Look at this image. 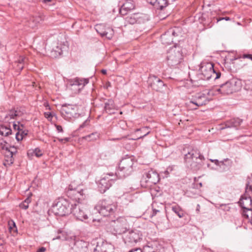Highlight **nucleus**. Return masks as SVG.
I'll return each mask as SVG.
<instances>
[{"instance_id":"1","label":"nucleus","mask_w":252,"mask_h":252,"mask_svg":"<svg viewBox=\"0 0 252 252\" xmlns=\"http://www.w3.org/2000/svg\"><path fill=\"white\" fill-rule=\"evenodd\" d=\"M185 161L187 165L192 169L197 170L203 165L204 157L198 150L191 147H188L183 149Z\"/></svg>"},{"instance_id":"2","label":"nucleus","mask_w":252,"mask_h":252,"mask_svg":"<svg viewBox=\"0 0 252 252\" xmlns=\"http://www.w3.org/2000/svg\"><path fill=\"white\" fill-rule=\"evenodd\" d=\"M240 82L235 79H232L221 84L219 88L215 87L208 91L209 94L223 95L231 94L240 89Z\"/></svg>"},{"instance_id":"3","label":"nucleus","mask_w":252,"mask_h":252,"mask_svg":"<svg viewBox=\"0 0 252 252\" xmlns=\"http://www.w3.org/2000/svg\"><path fill=\"white\" fill-rule=\"evenodd\" d=\"M134 164L133 157H126L123 158L119 165V169L115 173V175L120 178H125L129 175L133 170Z\"/></svg>"},{"instance_id":"4","label":"nucleus","mask_w":252,"mask_h":252,"mask_svg":"<svg viewBox=\"0 0 252 252\" xmlns=\"http://www.w3.org/2000/svg\"><path fill=\"white\" fill-rule=\"evenodd\" d=\"M73 205L66 199L61 198L53 205V210L56 215L64 216L71 213Z\"/></svg>"},{"instance_id":"5","label":"nucleus","mask_w":252,"mask_h":252,"mask_svg":"<svg viewBox=\"0 0 252 252\" xmlns=\"http://www.w3.org/2000/svg\"><path fill=\"white\" fill-rule=\"evenodd\" d=\"M159 180L158 173L155 170L150 169L145 171L141 180L143 187L149 188L158 182Z\"/></svg>"},{"instance_id":"6","label":"nucleus","mask_w":252,"mask_h":252,"mask_svg":"<svg viewBox=\"0 0 252 252\" xmlns=\"http://www.w3.org/2000/svg\"><path fill=\"white\" fill-rule=\"evenodd\" d=\"M99 213L104 217L113 215L116 210V206L109 200H103L96 206Z\"/></svg>"},{"instance_id":"7","label":"nucleus","mask_w":252,"mask_h":252,"mask_svg":"<svg viewBox=\"0 0 252 252\" xmlns=\"http://www.w3.org/2000/svg\"><path fill=\"white\" fill-rule=\"evenodd\" d=\"M116 175L113 173L104 175L98 183V188L101 193H104L111 186L114 181L116 180Z\"/></svg>"},{"instance_id":"8","label":"nucleus","mask_w":252,"mask_h":252,"mask_svg":"<svg viewBox=\"0 0 252 252\" xmlns=\"http://www.w3.org/2000/svg\"><path fill=\"white\" fill-rule=\"evenodd\" d=\"M168 64L170 66H175L179 64L182 60V53L179 48H171L167 56Z\"/></svg>"},{"instance_id":"9","label":"nucleus","mask_w":252,"mask_h":252,"mask_svg":"<svg viewBox=\"0 0 252 252\" xmlns=\"http://www.w3.org/2000/svg\"><path fill=\"white\" fill-rule=\"evenodd\" d=\"M110 225L113 228L112 233L121 234L125 233L127 228V221L124 217H119L110 222Z\"/></svg>"},{"instance_id":"10","label":"nucleus","mask_w":252,"mask_h":252,"mask_svg":"<svg viewBox=\"0 0 252 252\" xmlns=\"http://www.w3.org/2000/svg\"><path fill=\"white\" fill-rule=\"evenodd\" d=\"M71 213L73 214L76 219L81 221H85L88 218L86 206L81 204H73Z\"/></svg>"},{"instance_id":"11","label":"nucleus","mask_w":252,"mask_h":252,"mask_svg":"<svg viewBox=\"0 0 252 252\" xmlns=\"http://www.w3.org/2000/svg\"><path fill=\"white\" fill-rule=\"evenodd\" d=\"M210 95H213L209 94L208 92L206 94L203 93H198L193 96L190 102L195 104L196 107L194 109H197V107L205 105L211 99V98L209 97Z\"/></svg>"},{"instance_id":"12","label":"nucleus","mask_w":252,"mask_h":252,"mask_svg":"<svg viewBox=\"0 0 252 252\" xmlns=\"http://www.w3.org/2000/svg\"><path fill=\"white\" fill-rule=\"evenodd\" d=\"M214 64L211 63H207L203 64L200 68V73L199 77L203 80H208L212 78L213 73Z\"/></svg>"},{"instance_id":"13","label":"nucleus","mask_w":252,"mask_h":252,"mask_svg":"<svg viewBox=\"0 0 252 252\" xmlns=\"http://www.w3.org/2000/svg\"><path fill=\"white\" fill-rule=\"evenodd\" d=\"M76 106L71 104H63L61 109L62 116L66 120H69L76 115Z\"/></svg>"},{"instance_id":"14","label":"nucleus","mask_w":252,"mask_h":252,"mask_svg":"<svg viewBox=\"0 0 252 252\" xmlns=\"http://www.w3.org/2000/svg\"><path fill=\"white\" fill-rule=\"evenodd\" d=\"M148 85L156 91H161L165 84L163 81L155 75H150L147 81Z\"/></svg>"},{"instance_id":"15","label":"nucleus","mask_w":252,"mask_h":252,"mask_svg":"<svg viewBox=\"0 0 252 252\" xmlns=\"http://www.w3.org/2000/svg\"><path fill=\"white\" fill-rule=\"evenodd\" d=\"M68 193L70 195H72L74 199L78 200V202L84 200L86 197L84 190L79 187L73 188L72 184L68 187Z\"/></svg>"},{"instance_id":"16","label":"nucleus","mask_w":252,"mask_h":252,"mask_svg":"<svg viewBox=\"0 0 252 252\" xmlns=\"http://www.w3.org/2000/svg\"><path fill=\"white\" fill-rule=\"evenodd\" d=\"M89 83L88 79L76 78L70 81L71 90L75 91V93H79L84 86Z\"/></svg>"},{"instance_id":"17","label":"nucleus","mask_w":252,"mask_h":252,"mask_svg":"<svg viewBox=\"0 0 252 252\" xmlns=\"http://www.w3.org/2000/svg\"><path fill=\"white\" fill-rule=\"evenodd\" d=\"M93 246L92 244L79 241L75 243L73 249L75 252H90V251H92Z\"/></svg>"},{"instance_id":"18","label":"nucleus","mask_w":252,"mask_h":252,"mask_svg":"<svg viewBox=\"0 0 252 252\" xmlns=\"http://www.w3.org/2000/svg\"><path fill=\"white\" fill-rule=\"evenodd\" d=\"M141 235L137 231H129L126 235L125 241L126 243H136L141 238Z\"/></svg>"},{"instance_id":"19","label":"nucleus","mask_w":252,"mask_h":252,"mask_svg":"<svg viewBox=\"0 0 252 252\" xmlns=\"http://www.w3.org/2000/svg\"><path fill=\"white\" fill-rule=\"evenodd\" d=\"M17 152L16 149L14 147H10V148L6 147L5 155V161L8 165L12 164L14 162L13 155Z\"/></svg>"},{"instance_id":"20","label":"nucleus","mask_w":252,"mask_h":252,"mask_svg":"<svg viewBox=\"0 0 252 252\" xmlns=\"http://www.w3.org/2000/svg\"><path fill=\"white\" fill-rule=\"evenodd\" d=\"M102 28V25H98L96 26L95 30L101 36H105L107 39H111L114 34L113 30L110 28H107L104 30V32H100Z\"/></svg>"},{"instance_id":"21","label":"nucleus","mask_w":252,"mask_h":252,"mask_svg":"<svg viewBox=\"0 0 252 252\" xmlns=\"http://www.w3.org/2000/svg\"><path fill=\"white\" fill-rule=\"evenodd\" d=\"M134 8V4L132 0H126L122 5L120 9V13L122 15H125L127 12Z\"/></svg>"},{"instance_id":"22","label":"nucleus","mask_w":252,"mask_h":252,"mask_svg":"<svg viewBox=\"0 0 252 252\" xmlns=\"http://www.w3.org/2000/svg\"><path fill=\"white\" fill-rule=\"evenodd\" d=\"M65 46L61 43H58L50 51V56L52 58H56L60 57L63 53Z\"/></svg>"},{"instance_id":"23","label":"nucleus","mask_w":252,"mask_h":252,"mask_svg":"<svg viewBox=\"0 0 252 252\" xmlns=\"http://www.w3.org/2000/svg\"><path fill=\"white\" fill-rule=\"evenodd\" d=\"M146 1L157 9L162 10L168 5L167 0H146Z\"/></svg>"},{"instance_id":"24","label":"nucleus","mask_w":252,"mask_h":252,"mask_svg":"<svg viewBox=\"0 0 252 252\" xmlns=\"http://www.w3.org/2000/svg\"><path fill=\"white\" fill-rule=\"evenodd\" d=\"M240 204L243 210H251L252 208V199L250 197H242Z\"/></svg>"},{"instance_id":"25","label":"nucleus","mask_w":252,"mask_h":252,"mask_svg":"<svg viewBox=\"0 0 252 252\" xmlns=\"http://www.w3.org/2000/svg\"><path fill=\"white\" fill-rule=\"evenodd\" d=\"M116 109V106L114 104V101L112 99H108L106 102H105L104 109L106 112L108 114H114Z\"/></svg>"},{"instance_id":"26","label":"nucleus","mask_w":252,"mask_h":252,"mask_svg":"<svg viewBox=\"0 0 252 252\" xmlns=\"http://www.w3.org/2000/svg\"><path fill=\"white\" fill-rule=\"evenodd\" d=\"M242 122V120L239 118H234L227 121L225 123V127H237Z\"/></svg>"},{"instance_id":"27","label":"nucleus","mask_w":252,"mask_h":252,"mask_svg":"<svg viewBox=\"0 0 252 252\" xmlns=\"http://www.w3.org/2000/svg\"><path fill=\"white\" fill-rule=\"evenodd\" d=\"M41 21V18L39 16L31 17L28 21L29 26L32 28H34L37 26Z\"/></svg>"},{"instance_id":"28","label":"nucleus","mask_w":252,"mask_h":252,"mask_svg":"<svg viewBox=\"0 0 252 252\" xmlns=\"http://www.w3.org/2000/svg\"><path fill=\"white\" fill-rule=\"evenodd\" d=\"M162 43L164 44H171L173 42V38L170 35V32L168 31L161 36Z\"/></svg>"},{"instance_id":"29","label":"nucleus","mask_w":252,"mask_h":252,"mask_svg":"<svg viewBox=\"0 0 252 252\" xmlns=\"http://www.w3.org/2000/svg\"><path fill=\"white\" fill-rule=\"evenodd\" d=\"M12 134V130L9 126L1 125L0 126V135L3 136H8Z\"/></svg>"},{"instance_id":"30","label":"nucleus","mask_w":252,"mask_h":252,"mask_svg":"<svg viewBox=\"0 0 252 252\" xmlns=\"http://www.w3.org/2000/svg\"><path fill=\"white\" fill-rule=\"evenodd\" d=\"M17 111L10 110L8 113L4 115L3 121L8 122L10 119H14L18 116Z\"/></svg>"},{"instance_id":"31","label":"nucleus","mask_w":252,"mask_h":252,"mask_svg":"<svg viewBox=\"0 0 252 252\" xmlns=\"http://www.w3.org/2000/svg\"><path fill=\"white\" fill-rule=\"evenodd\" d=\"M138 15L134 14L126 17V20L127 23L133 25L136 23L138 20Z\"/></svg>"},{"instance_id":"32","label":"nucleus","mask_w":252,"mask_h":252,"mask_svg":"<svg viewBox=\"0 0 252 252\" xmlns=\"http://www.w3.org/2000/svg\"><path fill=\"white\" fill-rule=\"evenodd\" d=\"M27 61V59L23 56H20L16 61L15 63L17 64V69L21 70L24 67V64Z\"/></svg>"},{"instance_id":"33","label":"nucleus","mask_w":252,"mask_h":252,"mask_svg":"<svg viewBox=\"0 0 252 252\" xmlns=\"http://www.w3.org/2000/svg\"><path fill=\"white\" fill-rule=\"evenodd\" d=\"M246 192L248 194L252 193V174L247 178Z\"/></svg>"},{"instance_id":"34","label":"nucleus","mask_w":252,"mask_h":252,"mask_svg":"<svg viewBox=\"0 0 252 252\" xmlns=\"http://www.w3.org/2000/svg\"><path fill=\"white\" fill-rule=\"evenodd\" d=\"M172 210L180 218H182L184 216L183 210L178 205L172 207Z\"/></svg>"},{"instance_id":"35","label":"nucleus","mask_w":252,"mask_h":252,"mask_svg":"<svg viewBox=\"0 0 252 252\" xmlns=\"http://www.w3.org/2000/svg\"><path fill=\"white\" fill-rule=\"evenodd\" d=\"M99 133L97 132H93L90 134L84 136L83 138L85 140L91 141L96 140L99 138Z\"/></svg>"},{"instance_id":"36","label":"nucleus","mask_w":252,"mask_h":252,"mask_svg":"<svg viewBox=\"0 0 252 252\" xmlns=\"http://www.w3.org/2000/svg\"><path fill=\"white\" fill-rule=\"evenodd\" d=\"M27 135V133H25V131H23L22 129H20V130L16 132V139L18 141L22 140L25 135Z\"/></svg>"},{"instance_id":"37","label":"nucleus","mask_w":252,"mask_h":252,"mask_svg":"<svg viewBox=\"0 0 252 252\" xmlns=\"http://www.w3.org/2000/svg\"><path fill=\"white\" fill-rule=\"evenodd\" d=\"M31 199L30 197H27L23 202L20 204V207L24 209H27L29 207V204L31 202Z\"/></svg>"},{"instance_id":"38","label":"nucleus","mask_w":252,"mask_h":252,"mask_svg":"<svg viewBox=\"0 0 252 252\" xmlns=\"http://www.w3.org/2000/svg\"><path fill=\"white\" fill-rule=\"evenodd\" d=\"M242 215L246 218L249 219L250 218L252 217V208L251 210H247V209H244L242 213Z\"/></svg>"},{"instance_id":"39","label":"nucleus","mask_w":252,"mask_h":252,"mask_svg":"<svg viewBox=\"0 0 252 252\" xmlns=\"http://www.w3.org/2000/svg\"><path fill=\"white\" fill-rule=\"evenodd\" d=\"M9 229L10 230L15 228V231H17V228L15 222L13 220H10L8 221Z\"/></svg>"},{"instance_id":"40","label":"nucleus","mask_w":252,"mask_h":252,"mask_svg":"<svg viewBox=\"0 0 252 252\" xmlns=\"http://www.w3.org/2000/svg\"><path fill=\"white\" fill-rule=\"evenodd\" d=\"M173 167L172 166H169L167 168L166 170H165L163 173L165 174L164 177L167 178L170 173L173 170Z\"/></svg>"},{"instance_id":"41","label":"nucleus","mask_w":252,"mask_h":252,"mask_svg":"<svg viewBox=\"0 0 252 252\" xmlns=\"http://www.w3.org/2000/svg\"><path fill=\"white\" fill-rule=\"evenodd\" d=\"M44 114L45 117L48 119L49 120H51L54 115V114H53V113L49 112H45Z\"/></svg>"},{"instance_id":"42","label":"nucleus","mask_w":252,"mask_h":252,"mask_svg":"<svg viewBox=\"0 0 252 252\" xmlns=\"http://www.w3.org/2000/svg\"><path fill=\"white\" fill-rule=\"evenodd\" d=\"M33 153L37 157H40L42 155V151L38 148L35 149Z\"/></svg>"},{"instance_id":"43","label":"nucleus","mask_w":252,"mask_h":252,"mask_svg":"<svg viewBox=\"0 0 252 252\" xmlns=\"http://www.w3.org/2000/svg\"><path fill=\"white\" fill-rule=\"evenodd\" d=\"M213 73L215 74H212V78H213L214 79H216L218 78H219L220 76L221 73L220 72H216L215 70V69H213Z\"/></svg>"},{"instance_id":"44","label":"nucleus","mask_w":252,"mask_h":252,"mask_svg":"<svg viewBox=\"0 0 252 252\" xmlns=\"http://www.w3.org/2000/svg\"><path fill=\"white\" fill-rule=\"evenodd\" d=\"M19 122H18V125H17L16 124L14 123L13 124V128L15 130H17L18 131L20 130V129L21 128H20V126H19ZM21 127H23V125H21Z\"/></svg>"},{"instance_id":"45","label":"nucleus","mask_w":252,"mask_h":252,"mask_svg":"<svg viewBox=\"0 0 252 252\" xmlns=\"http://www.w3.org/2000/svg\"><path fill=\"white\" fill-rule=\"evenodd\" d=\"M89 124V121L88 120H86L82 124H81L80 126H79V128L81 129V128H83L84 127H85V126H86L87 125H88Z\"/></svg>"},{"instance_id":"46","label":"nucleus","mask_w":252,"mask_h":252,"mask_svg":"<svg viewBox=\"0 0 252 252\" xmlns=\"http://www.w3.org/2000/svg\"><path fill=\"white\" fill-rule=\"evenodd\" d=\"M170 32V35L172 36H178L177 33L176 32L175 30L171 29L170 31H169Z\"/></svg>"},{"instance_id":"47","label":"nucleus","mask_w":252,"mask_h":252,"mask_svg":"<svg viewBox=\"0 0 252 252\" xmlns=\"http://www.w3.org/2000/svg\"><path fill=\"white\" fill-rule=\"evenodd\" d=\"M242 58L245 59L248 58L251 59L252 61V55L251 54H244L242 56Z\"/></svg>"},{"instance_id":"48","label":"nucleus","mask_w":252,"mask_h":252,"mask_svg":"<svg viewBox=\"0 0 252 252\" xmlns=\"http://www.w3.org/2000/svg\"><path fill=\"white\" fill-rule=\"evenodd\" d=\"M55 126H56V129L58 132H62L63 131V129L62 126H61L56 125Z\"/></svg>"},{"instance_id":"49","label":"nucleus","mask_w":252,"mask_h":252,"mask_svg":"<svg viewBox=\"0 0 252 252\" xmlns=\"http://www.w3.org/2000/svg\"><path fill=\"white\" fill-rule=\"evenodd\" d=\"M128 252H143V251L140 248H135L130 250Z\"/></svg>"},{"instance_id":"50","label":"nucleus","mask_w":252,"mask_h":252,"mask_svg":"<svg viewBox=\"0 0 252 252\" xmlns=\"http://www.w3.org/2000/svg\"><path fill=\"white\" fill-rule=\"evenodd\" d=\"M212 162H213L215 163V164L217 165H219V163L220 162L217 160V159H210ZM220 162H223V161H220Z\"/></svg>"},{"instance_id":"51","label":"nucleus","mask_w":252,"mask_h":252,"mask_svg":"<svg viewBox=\"0 0 252 252\" xmlns=\"http://www.w3.org/2000/svg\"><path fill=\"white\" fill-rule=\"evenodd\" d=\"M45 251H46L45 248L41 247L37 250V252H45Z\"/></svg>"},{"instance_id":"52","label":"nucleus","mask_w":252,"mask_h":252,"mask_svg":"<svg viewBox=\"0 0 252 252\" xmlns=\"http://www.w3.org/2000/svg\"><path fill=\"white\" fill-rule=\"evenodd\" d=\"M200 208V205H199V204H197V207H196V211L197 213H199V212Z\"/></svg>"},{"instance_id":"53","label":"nucleus","mask_w":252,"mask_h":252,"mask_svg":"<svg viewBox=\"0 0 252 252\" xmlns=\"http://www.w3.org/2000/svg\"><path fill=\"white\" fill-rule=\"evenodd\" d=\"M153 216L156 215V214L157 213V212H159V211H158V210H156V209H153Z\"/></svg>"},{"instance_id":"54","label":"nucleus","mask_w":252,"mask_h":252,"mask_svg":"<svg viewBox=\"0 0 252 252\" xmlns=\"http://www.w3.org/2000/svg\"><path fill=\"white\" fill-rule=\"evenodd\" d=\"M53 0H43V2L45 3H47L48 2H51Z\"/></svg>"},{"instance_id":"55","label":"nucleus","mask_w":252,"mask_h":252,"mask_svg":"<svg viewBox=\"0 0 252 252\" xmlns=\"http://www.w3.org/2000/svg\"><path fill=\"white\" fill-rule=\"evenodd\" d=\"M222 19H224V20L226 21H229L230 20V18L228 17H222Z\"/></svg>"},{"instance_id":"56","label":"nucleus","mask_w":252,"mask_h":252,"mask_svg":"<svg viewBox=\"0 0 252 252\" xmlns=\"http://www.w3.org/2000/svg\"><path fill=\"white\" fill-rule=\"evenodd\" d=\"M150 133V131H148L146 134H145L143 136H140V137L138 138V139L139 138H141L145 136H146L147 135H148L149 133Z\"/></svg>"},{"instance_id":"57","label":"nucleus","mask_w":252,"mask_h":252,"mask_svg":"<svg viewBox=\"0 0 252 252\" xmlns=\"http://www.w3.org/2000/svg\"><path fill=\"white\" fill-rule=\"evenodd\" d=\"M101 72H102V73H103V74H106L107 71H106V70H105V69H102V70H101Z\"/></svg>"},{"instance_id":"58","label":"nucleus","mask_w":252,"mask_h":252,"mask_svg":"<svg viewBox=\"0 0 252 252\" xmlns=\"http://www.w3.org/2000/svg\"><path fill=\"white\" fill-rule=\"evenodd\" d=\"M68 140H69V138H65V139H61L60 141H63V140H65V141H68Z\"/></svg>"},{"instance_id":"59","label":"nucleus","mask_w":252,"mask_h":252,"mask_svg":"<svg viewBox=\"0 0 252 252\" xmlns=\"http://www.w3.org/2000/svg\"><path fill=\"white\" fill-rule=\"evenodd\" d=\"M222 20H224V19H222V18H220V19H218L217 22H219V21Z\"/></svg>"},{"instance_id":"60","label":"nucleus","mask_w":252,"mask_h":252,"mask_svg":"<svg viewBox=\"0 0 252 252\" xmlns=\"http://www.w3.org/2000/svg\"><path fill=\"white\" fill-rule=\"evenodd\" d=\"M103 29H104V26H103V25H102V29L100 30V32H104V31H103Z\"/></svg>"},{"instance_id":"61","label":"nucleus","mask_w":252,"mask_h":252,"mask_svg":"<svg viewBox=\"0 0 252 252\" xmlns=\"http://www.w3.org/2000/svg\"><path fill=\"white\" fill-rule=\"evenodd\" d=\"M49 109H50V107L49 106L48 104H47V105L46 106Z\"/></svg>"},{"instance_id":"62","label":"nucleus","mask_w":252,"mask_h":252,"mask_svg":"<svg viewBox=\"0 0 252 252\" xmlns=\"http://www.w3.org/2000/svg\"><path fill=\"white\" fill-rule=\"evenodd\" d=\"M147 128H148V127H144L142 129V130L145 129H147Z\"/></svg>"},{"instance_id":"63","label":"nucleus","mask_w":252,"mask_h":252,"mask_svg":"<svg viewBox=\"0 0 252 252\" xmlns=\"http://www.w3.org/2000/svg\"><path fill=\"white\" fill-rule=\"evenodd\" d=\"M56 239H60V236H58Z\"/></svg>"},{"instance_id":"64","label":"nucleus","mask_w":252,"mask_h":252,"mask_svg":"<svg viewBox=\"0 0 252 252\" xmlns=\"http://www.w3.org/2000/svg\"><path fill=\"white\" fill-rule=\"evenodd\" d=\"M224 206V205H223V204H221V205H220V206H221H221Z\"/></svg>"}]
</instances>
